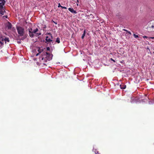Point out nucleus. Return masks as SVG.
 Here are the masks:
<instances>
[{"label":"nucleus","mask_w":154,"mask_h":154,"mask_svg":"<svg viewBox=\"0 0 154 154\" xmlns=\"http://www.w3.org/2000/svg\"><path fill=\"white\" fill-rule=\"evenodd\" d=\"M17 30L20 36H23V35L24 30L23 28L20 26H17Z\"/></svg>","instance_id":"nucleus-1"},{"label":"nucleus","mask_w":154,"mask_h":154,"mask_svg":"<svg viewBox=\"0 0 154 154\" xmlns=\"http://www.w3.org/2000/svg\"><path fill=\"white\" fill-rule=\"evenodd\" d=\"M18 43H20V42H18Z\"/></svg>","instance_id":"nucleus-32"},{"label":"nucleus","mask_w":154,"mask_h":154,"mask_svg":"<svg viewBox=\"0 0 154 154\" xmlns=\"http://www.w3.org/2000/svg\"><path fill=\"white\" fill-rule=\"evenodd\" d=\"M94 152H95L96 154H100V153H99V152L96 150H95V151H94Z\"/></svg>","instance_id":"nucleus-15"},{"label":"nucleus","mask_w":154,"mask_h":154,"mask_svg":"<svg viewBox=\"0 0 154 154\" xmlns=\"http://www.w3.org/2000/svg\"><path fill=\"white\" fill-rule=\"evenodd\" d=\"M43 58H43V57H42V60H43Z\"/></svg>","instance_id":"nucleus-34"},{"label":"nucleus","mask_w":154,"mask_h":154,"mask_svg":"<svg viewBox=\"0 0 154 154\" xmlns=\"http://www.w3.org/2000/svg\"><path fill=\"white\" fill-rule=\"evenodd\" d=\"M68 10L70 12L72 13L77 14V12L75 11L74 10L73 8H68Z\"/></svg>","instance_id":"nucleus-7"},{"label":"nucleus","mask_w":154,"mask_h":154,"mask_svg":"<svg viewBox=\"0 0 154 154\" xmlns=\"http://www.w3.org/2000/svg\"><path fill=\"white\" fill-rule=\"evenodd\" d=\"M147 29L149 31L152 32L154 31V26L152 25L151 26L148 27Z\"/></svg>","instance_id":"nucleus-3"},{"label":"nucleus","mask_w":154,"mask_h":154,"mask_svg":"<svg viewBox=\"0 0 154 154\" xmlns=\"http://www.w3.org/2000/svg\"><path fill=\"white\" fill-rule=\"evenodd\" d=\"M61 8H62V9H66L67 8L66 7H63L62 6L61 7Z\"/></svg>","instance_id":"nucleus-19"},{"label":"nucleus","mask_w":154,"mask_h":154,"mask_svg":"<svg viewBox=\"0 0 154 154\" xmlns=\"http://www.w3.org/2000/svg\"><path fill=\"white\" fill-rule=\"evenodd\" d=\"M62 6L60 4V3H59L58 4V8H60V7H61Z\"/></svg>","instance_id":"nucleus-18"},{"label":"nucleus","mask_w":154,"mask_h":154,"mask_svg":"<svg viewBox=\"0 0 154 154\" xmlns=\"http://www.w3.org/2000/svg\"><path fill=\"white\" fill-rule=\"evenodd\" d=\"M77 2H79V1H78V0H77Z\"/></svg>","instance_id":"nucleus-36"},{"label":"nucleus","mask_w":154,"mask_h":154,"mask_svg":"<svg viewBox=\"0 0 154 154\" xmlns=\"http://www.w3.org/2000/svg\"><path fill=\"white\" fill-rule=\"evenodd\" d=\"M110 60H112V61H113L114 62H115V60H113V59H112V58H111L110 59Z\"/></svg>","instance_id":"nucleus-20"},{"label":"nucleus","mask_w":154,"mask_h":154,"mask_svg":"<svg viewBox=\"0 0 154 154\" xmlns=\"http://www.w3.org/2000/svg\"><path fill=\"white\" fill-rule=\"evenodd\" d=\"M38 31V28H36L35 29H34L33 31V32L34 33H35V34H37L38 35V36H39V35H41V33H36V32H37V31Z\"/></svg>","instance_id":"nucleus-8"},{"label":"nucleus","mask_w":154,"mask_h":154,"mask_svg":"<svg viewBox=\"0 0 154 154\" xmlns=\"http://www.w3.org/2000/svg\"><path fill=\"white\" fill-rule=\"evenodd\" d=\"M6 27L8 29H11L12 27V24L10 22H8Z\"/></svg>","instance_id":"nucleus-9"},{"label":"nucleus","mask_w":154,"mask_h":154,"mask_svg":"<svg viewBox=\"0 0 154 154\" xmlns=\"http://www.w3.org/2000/svg\"><path fill=\"white\" fill-rule=\"evenodd\" d=\"M120 87L122 89H125L126 88V85L123 84L120 85Z\"/></svg>","instance_id":"nucleus-10"},{"label":"nucleus","mask_w":154,"mask_h":154,"mask_svg":"<svg viewBox=\"0 0 154 154\" xmlns=\"http://www.w3.org/2000/svg\"><path fill=\"white\" fill-rule=\"evenodd\" d=\"M46 54H47V55H49V54L47 52H46L45 53Z\"/></svg>","instance_id":"nucleus-24"},{"label":"nucleus","mask_w":154,"mask_h":154,"mask_svg":"<svg viewBox=\"0 0 154 154\" xmlns=\"http://www.w3.org/2000/svg\"><path fill=\"white\" fill-rule=\"evenodd\" d=\"M128 33H129V34H130V35H131V33L130 32H129H129H128Z\"/></svg>","instance_id":"nucleus-25"},{"label":"nucleus","mask_w":154,"mask_h":154,"mask_svg":"<svg viewBox=\"0 0 154 154\" xmlns=\"http://www.w3.org/2000/svg\"><path fill=\"white\" fill-rule=\"evenodd\" d=\"M0 44H2L3 43L2 42L0 41Z\"/></svg>","instance_id":"nucleus-28"},{"label":"nucleus","mask_w":154,"mask_h":154,"mask_svg":"<svg viewBox=\"0 0 154 154\" xmlns=\"http://www.w3.org/2000/svg\"><path fill=\"white\" fill-rule=\"evenodd\" d=\"M39 53H38L36 55V56H38L39 55Z\"/></svg>","instance_id":"nucleus-27"},{"label":"nucleus","mask_w":154,"mask_h":154,"mask_svg":"<svg viewBox=\"0 0 154 154\" xmlns=\"http://www.w3.org/2000/svg\"><path fill=\"white\" fill-rule=\"evenodd\" d=\"M128 33H129V34H130V35H131V33L130 32H129H129H128Z\"/></svg>","instance_id":"nucleus-26"},{"label":"nucleus","mask_w":154,"mask_h":154,"mask_svg":"<svg viewBox=\"0 0 154 154\" xmlns=\"http://www.w3.org/2000/svg\"><path fill=\"white\" fill-rule=\"evenodd\" d=\"M43 51V49H41L40 48H38V51L39 52V53H41L42 51Z\"/></svg>","instance_id":"nucleus-13"},{"label":"nucleus","mask_w":154,"mask_h":154,"mask_svg":"<svg viewBox=\"0 0 154 154\" xmlns=\"http://www.w3.org/2000/svg\"><path fill=\"white\" fill-rule=\"evenodd\" d=\"M56 42H57L58 43H60V39L59 38H57Z\"/></svg>","instance_id":"nucleus-14"},{"label":"nucleus","mask_w":154,"mask_h":154,"mask_svg":"<svg viewBox=\"0 0 154 154\" xmlns=\"http://www.w3.org/2000/svg\"><path fill=\"white\" fill-rule=\"evenodd\" d=\"M124 62V61L123 60H122V62H121V63H123V62Z\"/></svg>","instance_id":"nucleus-29"},{"label":"nucleus","mask_w":154,"mask_h":154,"mask_svg":"<svg viewBox=\"0 0 154 154\" xmlns=\"http://www.w3.org/2000/svg\"><path fill=\"white\" fill-rule=\"evenodd\" d=\"M134 36L135 38H137L138 37V35H136V34H134Z\"/></svg>","instance_id":"nucleus-17"},{"label":"nucleus","mask_w":154,"mask_h":154,"mask_svg":"<svg viewBox=\"0 0 154 154\" xmlns=\"http://www.w3.org/2000/svg\"><path fill=\"white\" fill-rule=\"evenodd\" d=\"M5 11L4 7L0 8V14L2 15H3L5 12Z\"/></svg>","instance_id":"nucleus-6"},{"label":"nucleus","mask_w":154,"mask_h":154,"mask_svg":"<svg viewBox=\"0 0 154 154\" xmlns=\"http://www.w3.org/2000/svg\"><path fill=\"white\" fill-rule=\"evenodd\" d=\"M49 49H50V48H49V47H48V48H47V50H49Z\"/></svg>","instance_id":"nucleus-23"},{"label":"nucleus","mask_w":154,"mask_h":154,"mask_svg":"<svg viewBox=\"0 0 154 154\" xmlns=\"http://www.w3.org/2000/svg\"><path fill=\"white\" fill-rule=\"evenodd\" d=\"M47 34L49 35V36H46L45 40L48 42H51L52 41L51 40L53 38L52 35L50 33H48Z\"/></svg>","instance_id":"nucleus-2"},{"label":"nucleus","mask_w":154,"mask_h":154,"mask_svg":"<svg viewBox=\"0 0 154 154\" xmlns=\"http://www.w3.org/2000/svg\"><path fill=\"white\" fill-rule=\"evenodd\" d=\"M123 30L126 31V30H127L126 29H123Z\"/></svg>","instance_id":"nucleus-33"},{"label":"nucleus","mask_w":154,"mask_h":154,"mask_svg":"<svg viewBox=\"0 0 154 154\" xmlns=\"http://www.w3.org/2000/svg\"><path fill=\"white\" fill-rule=\"evenodd\" d=\"M29 30V32H32V28H30L28 29Z\"/></svg>","instance_id":"nucleus-16"},{"label":"nucleus","mask_w":154,"mask_h":154,"mask_svg":"<svg viewBox=\"0 0 154 154\" xmlns=\"http://www.w3.org/2000/svg\"><path fill=\"white\" fill-rule=\"evenodd\" d=\"M143 38H147L148 37L146 36H143Z\"/></svg>","instance_id":"nucleus-21"},{"label":"nucleus","mask_w":154,"mask_h":154,"mask_svg":"<svg viewBox=\"0 0 154 154\" xmlns=\"http://www.w3.org/2000/svg\"><path fill=\"white\" fill-rule=\"evenodd\" d=\"M85 34H86V30H85L83 32V35L82 36V39H83L84 38L85 36Z\"/></svg>","instance_id":"nucleus-12"},{"label":"nucleus","mask_w":154,"mask_h":154,"mask_svg":"<svg viewBox=\"0 0 154 154\" xmlns=\"http://www.w3.org/2000/svg\"><path fill=\"white\" fill-rule=\"evenodd\" d=\"M126 31L127 32H128H128H129V31L128 30H126Z\"/></svg>","instance_id":"nucleus-31"},{"label":"nucleus","mask_w":154,"mask_h":154,"mask_svg":"<svg viewBox=\"0 0 154 154\" xmlns=\"http://www.w3.org/2000/svg\"><path fill=\"white\" fill-rule=\"evenodd\" d=\"M29 35L30 37L32 38L34 36V33L33 32H29Z\"/></svg>","instance_id":"nucleus-11"},{"label":"nucleus","mask_w":154,"mask_h":154,"mask_svg":"<svg viewBox=\"0 0 154 154\" xmlns=\"http://www.w3.org/2000/svg\"><path fill=\"white\" fill-rule=\"evenodd\" d=\"M53 22L55 24H57V23L56 22L53 21Z\"/></svg>","instance_id":"nucleus-22"},{"label":"nucleus","mask_w":154,"mask_h":154,"mask_svg":"<svg viewBox=\"0 0 154 154\" xmlns=\"http://www.w3.org/2000/svg\"><path fill=\"white\" fill-rule=\"evenodd\" d=\"M0 39L2 41L4 40L5 42V43H6V42H9V40L8 38H4L1 36V37H0Z\"/></svg>","instance_id":"nucleus-5"},{"label":"nucleus","mask_w":154,"mask_h":154,"mask_svg":"<svg viewBox=\"0 0 154 154\" xmlns=\"http://www.w3.org/2000/svg\"><path fill=\"white\" fill-rule=\"evenodd\" d=\"M5 17L6 18H7V16H5Z\"/></svg>","instance_id":"nucleus-30"},{"label":"nucleus","mask_w":154,"mask_h":154,"mask_svg":"<svg viewBox=\"0 0 154 154\" xmlns=\"http://www.w3.org/2000/svg\"><path fill=\"white\" fill-rule=\"evenodd\" d=\"M5 3V0H0V8L3 7Z\"/></svg>","instance_id":"nucleus-4"},{"label":"nucleus","mask_w":154,"mask_h":154,"mask_svg":"<svg viewBox=\"0 0 154 154\" xmlns=\"http://www.w3.org/2000/svg\"><path fill=\"white\" fill-rule=\"evenodd\" d=\"M151 38H154V37H151Z\"/></svg>","instance_id":"nucleus-35"}]
</instances>
